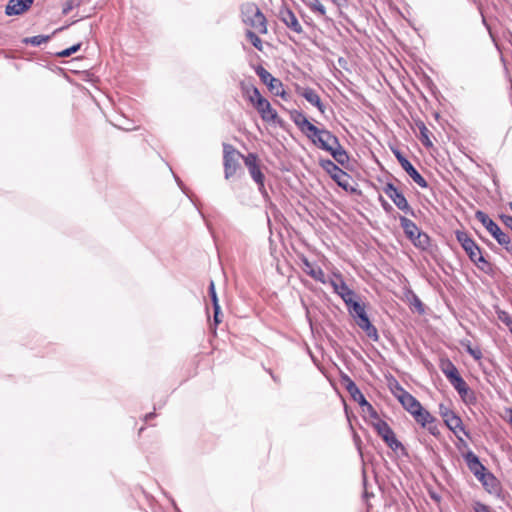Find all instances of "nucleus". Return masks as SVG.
I'll use <instances>...</instances> for the list:
<instances>
[{
    "label": "nucleus",
    "mask_w": 512,
    "mask_h": 512,
    "mask_svg": "<svg viewBox=\"0 0 512 512\" xmlns=\"http://www.w3.org/2000/svg\"><path fill=\"white\" fill-rule=\"evenodd\" d=\"M465 460L469 470L474 474L476 478L487 470L486 467L480 462L479 458L473 452H468L465 455Z\"/></svg>",
    "instance_id": "4be33fe9"
},
{
    "label": "nucleus",
    "mask_w": 512,
    "mask_h": 512,
    "mask_svg": "<svg viewBox=\"0 0 512 512\" xmlns=\"http://www.w3.org/2000/svg\"><path fill=\"white\" fill-rule=\"evenodd\" d=\"M223 151L225 178L229 179L236 173L239 165L238 160L242 155L230 144H224Z\"/></svg>",
    "instance_id": "9d476101"
},
{
    "label": "nucleus",
    "mask_w": 512,
    "mask_h": 512,
    "mask_svg": "<svg viewBox=\"0 0 512 512\" xmlns=\"http://www.w3.org/2000/svg\"><path fill=\"white\" fill-rule=\"evenodd\" d=\"M498 319L503 322L512 333V316L505 312V311H498L497 312Z\"/></svg>",
    "instance_id": "f704fd0d"
},
{
    "label": "nucleus",
    "mask_w": 512,
    "mask_h": 512,
    "mask_svg": "<svg viewBox=\"0 0 512 512\" xmlns=\"http://www.w3.org/2000/svg\"><path fill=\"white\" fill-rule=\"evenodd\" d=\"M406 216L407 215L399 216V221H400L401 227L404 231V234L408 235L412 232L420 231V229L417 227V225L413 221L408 219Z\"/></svg>",
    "instance_id": "c85d7f7f"
},
{
    "label": "nucleus",
    "mask_w": 512,
    "mask_h": 512,
    "mask_svg": "<svg viewBox=\"0 0 512 512\" xmlns=\"http://www.w3.org/2000/svg\"><path fill=\"white\" fill-rule=\"evenodd\" d=\"M346 306L348 308L350 315L353 318H355L357 325L363 330H365L369 337H376L377 331L375 327L370 323L366 315L364 306L359 301H357L356 298L353 300L352 303H350V305Z\"/></svg>",
    "instance_id": "423d86ee"
},
{
    "label": "nucleus",
    "mask_w": 512,
    "mask_h": 512,
    "mask_svg": "<svg viewBox=\"0 0 512 512\" xmlns=\"http://www.w3.org/2000/svg\"><path fill=\"white\" fill-rule=\"evenodd\" d=\"M26 2H28V3H33V0H26Z\"/></svg>",
    "instance_id": "3c124183"
},
{
    "label": "nucleus",
    "mask_w": 512,
    "mask_h": 512,
    "mask_svg": "<svg viewBox=\"0 0 512 512\" xmlns=\"http://www.w3.org/2000/svg\"><path fill=\"white\" fill-rule=\"evenodd\" d=\"M456 238L469 259L482 271L488 272L491 269L490 263L484 258L480 247L464 231H456Z\"/></svg>",
    "instance_id": "7ed1b4c3"
},
{
    "label": "nucleus",
    "mask_w": 512,
    "mask_h": 512,
    "mask_svg": "<svg viewBox=\"0 0 512 512\" xmlns=\"http://www.w3.org/2000/svg\"><path fill=\"white\" fill-rule=\"evenodd\" d=\"M241 17L242 21L257 33H267V19L255 3H244L241 6Z\"/></svg>",
    "instance_id": "20e7f679"
},
{
    "label": "nucleus",
    "mask_w": 512,
    "mask_h": 512,
    "mask_svg": "<svg viewBox=\"0 0 512 512\" xmlns=\"http://www.w3.org/2000/svg\"><path fill=\"white\" fill-rule=\"evenodd\" d=\"M308 7L311 11L319 13L321 16H325L326 9L319 0H314L308 3Z\"/></svg>",
    "instance_id": "72a5a7b5"
},
{
    "label": "nucleus",
    "mask_w": 512,
    "mask_h": 512,
    "mask_svg": "<svg viewBox=\"0 0 512 512\" xmlns=\"http://www.w3.org/2000/svg\"><path fill=\"white\" fill-rule=\"evenodd\" d=\"M476 219L482 223V225L488 230V232L497 240V242L504 246L507 250H510L508 245L510 244V237L504 233L500 227L484 212L477 211Z\"/></svg>",
    "instance_id": "0eeeda50"
},
{
    "label": "nucleus",
    "mask_w": 512,
    "mask_h": 512,
    "mask_svg": "<svg viewBox=\"0 0 512 512\" xmlns=\"http://www.w3.org/2000/svg\"><path fill=\"white\" fill-rule=\"evenodd\" d=\"M81 47V44H75L73 46H71L70 48H67L61 52L58 53V56L60 57H69L71 56L73 53L77 52Z\"/></svg>",
    "instance_id": "58836bf2"
},
{
    "label": "nucleus",
    "mask_w": 512,
    "mask_h": 512,
    "mask_svg": "<svg viewBox=\"0 0 512 512\" xmlns=\"http://www.w3.org/2000/svg\"><path fill=\"white\" fill-rule=\"evenodd\" d=\"M394 155L399 161L401 167L406 171V173L413 179L415 183H417L421 188H426L428 186L427 181L421 176V174L413 167V165L409 162V160L397 149L392 148Z\"/></svg>",
    "instance_id": "ddd939ff"
},
{
    "label": "nucleus",
    "mask_w": 512,
    "mask_h": 512,
    "mask_svg": "<svg viewBox=\"0 0 512 512\" xmlns=\"http://www.w3.org/2000/svg\"><path fill=\"white\" fill-rule=\"evenodd\" d=\"M256 110L260 114L261 118L267 122H275L277 119V112L272 108L270 102L264 99H258V103L255 106Z\"/></svg>",
    "instance_id": "f3484780"
},
{
    "label": "nucleus",
    "mask_w": 512,
    "mask_h": 512,
    "mask_svg": "<svg viewBox=\"0 0 512 512\" xmlns=\"http://www.w3.org/2000/svg\"><path fill=\"white\" fill-rule=\"evenodd\" d=\"M460 344L476 361H480L482 359L483 353L479 346H473L469 340H461Z\"/></svg>",
    "instance_id": "cd10ccee"
},
{
    "label": "nucleus",
    "mask_w": 512,
    "mask_h": 512,
    "mask_svg": "<svg viewBox=\"0 0 512 512\" xmlns=\"http://www.w3.org/2000/svg\"><path fill=\"white\" fill-rule=\"evenodd\" d=\"M153 416H154V414H153V413H149V414H147V415L145 416V420L147 421V420L151 419Z\"/></svg>",
    "instance_id": "de8ad7c7"
},
{
    "label": "nucleus",
    "mask_w": 512,
    "mask_h": 512,
    "mask_svg": "<svg viewBox=\"0 0 512 512\" xmlns=\"http://www.w3.org/2000/svg\"><path fill=\"white\" fill-rule=\"evenodd\" d=\"M386 445L396 458L408 457L405 445L398 439L394 431L386 425Z\"/></svg>",
    "instance_id": "4468645a"
},
{
    "label": "nucleus",
    "mask_w": 512,
    "mask_h": 512,
    "mask_svg": "<svg viewBox=\"0 0 512 512\" xmlns=\"http://www.w3.org/2000/svg\"><path fill=\"white\" fill-rule=\"evenodd\" d=\"M209 296L211 298V301H212L213 305H219L217 293H216V290H215V284H214L213 281H211L210 284H209Z\"/></svg>",
    "instance_id": "ea45409f"
},
{
    "label": "nucleus",
    "mask_w": 512,
    "mask_h": 512,
    "mask_svg": "<svg viewBox=\"0 0 512 512\" xmlns=\"http://www.w3.org/2000/svg\"><path fill=\"white\" fill-rule=\"evenodd\" d=\"M379 201L381 202L382 206L384 207V198L381 195L379 196Z\"/></svg>",
    "instance_id": "09e8293b"
},
{
    "label": "nucleus",
    "mask_w": 512,
    "mask_h": 512,
    "mask_svg": "<svg viewBox=\"0 0 512 512\" xmlns=\"http://www.w3.org/2000/svg\"><path fill=\"white\" fill-rule=\"evenodd\" d=\"M246 37L248 38V40L251 42V44L257 50L262 51V49H263L262 40L259 38V36L255 32H253L251 30H247Z\"/></svg>",
    "instance_id": "473e14b6"
},
{
    "label": "nucleus",
    "mask_w": 512,
    "mask_h": 512,
    "mask_svg": "<svg viewBox=\"0 0 512 512\" xmlns=\"http://www.w3.org/2000/svg\"><path fill=\"white\" fill-rule=\"evenodd\" d=\"M459 441L464 442L463 436L469 437V433L465 430L463 424L459 428L451 429Z\"/></svg>",
    "instance_id": "4c0bfd02"
},
{
    "label": "nucleus",
    "mask_w": 512,
    "mask_h": 512,
    "mask_svg": "<svg viewBox=\"0 0 512 512\" xmlns=\"http://www.w3.org/2000/svg\"><path fill=\"white\" fill-rule=\"evenodd\" d=\"M320 165L340 187L345 190L350 188V176L339 168L332 160L323 159L320 161Z\"/></svg>",
    "instance_id": "1a4fd4ad"
},
{
    "label": "nucleus",
    "mask_w": 512,
    "mask_h": 512,
    "mask_svg": "<svg viewBox=\"0 0 512 512\" xmlns=\"http://www.w3.org/2000/svg\"><path fill=\"white\" fill-rule=\"evenodd\" d=\"M411 242L412 244L420 249V250H423V251H427V250H430L431 247H432V241H431V238L429 237V235L423 231H417V232H412L408 235H405Z\"/></svg>",
    "instance_id": "dca6fc26"
},
{
    "label": "nucleus",
    "mask_w": 512,
    "mask_h": 512,
    "mask_svg": "<svg viewBox=\"0 0 512 512\" xmlns=\"http://www.w3.org/2000/svg\"><path fill=\"white\" fill-rule=\"evenodd\" d=\"M391 209H392L391 207H389V209L386 207V208H385V211H389V210H391Z\"/></svg>",
    "instance_id": "603ef678"
},
{
    "label": "nucleus",
    "mask_w": 512,
    "mask_h": 512,
    "mask_svg": "<svg viewBox=\"0 0 512 512\" xmlns=\"http://www.w3.org/2000/svg\"><path fill=\"white\" fill-rule=\"evenodd\" d=\"M502 222L512 230V216L510 215H502L500 216Z\"/></svg>",
    "instance_id": "37998d69"
},
{
    "label": "nucleus",
    "mask_w": 512,
    "mask_h": 512,
    "mask_svg": "<svg viewBox=\"0 0 512 512\" xmlns=\"http://www.w3.org/2000/svg\"><path fill=\"white\" fill-rule=\"evenodd\" d=\"M440 367L455 390H457L462 398H465L470 389L465 380L459 374L457 367L448 359L442 360Z\"/></svg>",
    "instance_id": "39448f33"
},
{
    "label": "nucleus",
    "mask_w": 512,
    "mask_h": 512,
    "mask_svg": "<svg viewBox=\"0 0 512 512\" xmlns=\"http://www.w3.org/2000/svg\"><path fill=\"white\" fill-rule=\"evenodd\" d=\"M477 479L489 493H496L500 489V483L498 479L488 470L480 474Z\"/></svg>",
    "instance_id": "aec40b11"
},
{
    "label": "nucleus",
    "mask_w": 512,
    "mask_h": 512,
    "mask_svg": "<svg viewBox=\"0 0 512 512\" xmlns=\"http://www.w3.org/2000/svg\"><path fill=\"white\" fill-rule=\"evenodd\" d=\"M475 512H492L491 508L483 503L476 502L474 505Z\"/></svg>",
    "instance_id": "a19ab883"
},
{
    "label": "nucleus",
    "mask_w": 512,
    "mask_h": 512,
    "mask_svg": "<svg viewBox=\"0 0 512 512\" xmlns=\"http://www.w3.org/2000/svg\"><path fill=\"white\" fill-rule=\"evenodd\" d=\"M80 0H67L63 5L62 13L67 15L71 10H73L76 6H78Z\"/></svg>",
    "instance_id": "e433bc0d"
},
{
    "label": "nucleus",
    "mask_w": 512,
    "mask_h": 512,
    "mask_svg": "<svg viewBox=\"0 0 512 512\" xmlns=\"http://www.w3.org/2000/svg\"><path fill=\"white\" fill-rule=\"evenodd\" d=\"M342 382L351 398L360 405L364 420L384 439V422L378 412L366 400L357 385L349 377H343Z\"/></svg>",
    "instance_id": "f03ea898"
},
{
    "label": "nucleus",
    "mask_w": 512,
    "mask_h": 512,
    "mask_svg": "<svg viewBox=\"0 0 512 512\" xmlns=\"http://www.w3.org/2000/svg\"><path fill=\"white\" fill-rule=\"evenodd\" d=\"M367 512H371V505L369 503L367 504Z\"/></svg>",
    "instance_id": "8fccbe9b"
},
{
    "label": "nucleus",
    "mask_w": 512,
    "mask_h": 512,
    "mask_svg": "<svg viewBox=\"0 0 512 512\" xmlns=\"http://www.w3.org/2000/svg\"><path fill=\"white\" fill-rule=\"evenodd\" d=\"M301 96H303L311 105L317 107V109L321 113H324L325 107H324L318 93L314 89H312V88L303 89V91L301 92Z\"/></svg>",
    "instance_id": "b1692460"
},
{
    "label": "nucleus",
    "mask_w": 512,
    "mask_h": 512,
    "mask_svg": "<svg viewBox=\"0 0 512 512\" xmlns=\"http://www.w3.org/2000/svg\"><path fill=\"white\" fill-rule=\"evenodd\" d=\"M32 3L26 2V0H10L6 6V14L19 15L29 9Z\"/></svg>",
    "instance_id": "5701e85b"
},
{
    "label": "nucleus",
    "mask_w": 512,
    "mask_h": 512,
    "mask_svg": "<svg viewBox=\"0 0 512 512\" xmlns=\"http://www.w3.org/2000/svg\"><path fill=\"white\" fill-rule=\"evenodd\" d=\"M389 386L392 394L401 403L402 407L421 427L428 429L434 436L439 434L436 418L413 395L400 387L394 379L389 381Z\"/></svg>",
    "instance_id": "f257e3e1"
},
{
    "label": "nucleus",
    "mask_w": 512,
    "mask_h": 512,
    "mask_svg": "<svg viewBox=\"0 0 512 512\" xmlns=\"http://www.w3.org/2000/svg\"><path fill=\"white\" fill-rule=\"evenodd\" d=\"M386 195L392 200L395 206L404 213V215L414 216V210L408 203L402 191L398 190L392 184H386Z\"/></svg>",
    "instance_id": "9b49d317"
},
{
    "label": "nucleus",
    "mask_w": 512,
    "mask_h": 512,
    "mask_svg": "<svg viewBox=\"0 0 512 512\" xmlns=\"http://www.w3.org/2000/svg\"><path fill=\"white\" fill-rule=\"evenodd\" d=\"M331 156L334 158L336 162H338L341 165H344L348 162L349 157L347 152L342 148L340 143L338 144V147H335L331 152Z\"/></svg>",
    "instance_id": "c756f323"
},
{
    "label": "nucleus",
    "mask_w": 512,
    "mask_h": 512,
    "mask_svg": "<svg viewBox=\"0 0 512 512\" xmlns=\"http://www.w3.org/2000/svg\"><path fill=\"white\" fill-rule=\"evenodd\" d=\"M336 5L342 6L346 3V0H332Z\"/></svg>",
    "instance_id": "a18cd8bd"
},
{
    "label": "nucleus",
    "mask_w": 512,
    "mask_h": 512,
    "mask_svg": "<svg viewBox=\"0 0 512 512\" xmlns=\"http://www.w3.org/2000/svg\"><path fill=\"white\" fill-rule=\"evenodd\" d=\"M292 119L294 121V123L296 124V126L303 132L306 134V136L308 137L309 136V133L311 132H315V128L316 126L313 125L308 119L307 117L301 113V112H298V111H294L293 114H292Z\"/></svg>",
    "instance_id": "412c9836"
},
{
    "label": "nucleus",
    "mask_w": 512,
    "mask_h": 512,
    "mask_svg": "<svg viewBox=\"0 0 512 512\" xmlns=\"http://www.w3.org/2000/svg\"><path fill=\"white\" fill-rule=\"evenodd\" d=\"M304 265H305V272L311 276L313 279L321 282V283H326V279H325V273L324 271L318 267V266H314L312 265L308 260H304Z\"/></svg>",
    "instance_id": "a878e982"
},
{
    "label": "nucleus",
    "mask_w": 512,
    "mask_h": 512,
    "mask_svg": "<svg viewBox=\"0 0 512 512\" xmlns=\"http://www.w3.org/2000/svg\"><path fill=\"white\" fill-rule=\"evenodd\" d=\"M416 125H417V128L420 133L419 139H420L421 143L426 147H432L433 143L430 138L432 135L431 131L427 128V126L422 121L417 122Z\"/></svg>",
    "instance_id": "bb28decb"
},
{
    "label": "nucleus",
    "mask_w": 512,
    "mask_h": 512,
    "mask_svg": "<svg viewBox=\"0 0 512 512\" xmlns=\"http://www.w3.org/2000/svg\"><path fill=\"white\" fill-rule=\"evenodd\" d=\"M213 309H214V322H215V324H219L221 322V318H220L221 308H220V305H213Z\"/></svg>",
    "instance_id": "79ce46f5"
},
{
    "label": "nucleus",
    "mask_w": 512,
    "mask_h": 512,
    "mask_svg": "<svg viewBox=\"0 0 512 512\" xmlns=\"http://www.w3.org/2000/svg\"><path fill=\"white\" fill-rule=\"evenodd\" d=\"M249 173L252 179L258 184L259 190L264 192V175L261 172L260 167H252V169L249 170Z\"/></svg>",
    "instance_id": "7c9ffc66"
},
{
    "label": "nucleus",
    "mask_w": 512,
    "mask_h": 512,
    "mask_svg": "<svg viewBox=\"0 0 512 512\" xmlns=\"http://www.w3.org/2000/svg\"><path fill=\"white\" fill-rule=\"evenodd\" d=\"M510 209H511V211H512V202H510Z\"/></svg>",
    "instance_id": "864d4df0"
},
{
    "label": "nucleus",
    "mask_w": 512,
    "mask_h": 512,
    "mask_svg": "<svg viewBox=\"0 0 512 512\" xmlns=\"http://www.w3.org/2000/svg\"><path fill=\"white\" fill-rule=\"evenodd\" d=\"M308 138L318 148L331 152L335 147H338L339 140L330 131L325 129L315 128V132L309 133Z\"/></svg>",
    "instance_id": "6e6552de"
},
{
    "label": "nucleus",
    "mask_w": 512,
    "mask_h": 512,
    "mask_svg": "<svg viewBox=\"0 0 512 512\" xmlns=\"http://www.w3.org/2000/svg\"><path fill=\"white\" fill-rule=\"evenodd\" d=\"M369 496H370V494H369V492H368L367 488L365 487V489H364V498H365L366 500H368Z\"/></svg>",
    "instance_id": "49530a36"
},
{
    "label": "nucleus",
    "mask_w": 512,
    "mask_h": 512,
    "mask_svg": "<svg viewBox=\"0 0 512 512\" xmlns=\"http://www.w3.org/2000/svg\"><path fill=\"white\" fill-rule=\"evenodd\" d=\"M243 95L248 98V100L253 104L255 107L258 103V99H264L262 95L260 94L259 90L250 84H241Z\"/></svg>",
    "instance_id": "393cba45"
},
{
    "label": "nucleus",
    "mask_w": 512,
    "mask_h": 512,
    "mask_svg": "<svg viewBox=\"0 0 512 512\" xmlns=\"http://www.w3.org/2000/svg\"><path fill=\"white\" fill-rule=\"evenodd\" d=\"M49 40V36L45 35H37L32 37H27L23 40L25 44H31L32 46H40L43 43H46Z\"/></svg>",
    "instance_id": "2f4dec72"
},
{
    "label": "nucleus",
    "mask_w": 512,
    "mask_h": 512,
    "mask_svg": "<svg viewBox=\"0 0 512 512\" xmlns=\"http://www.w3.org/2000/svg\"><path fill=\"white\" fill-rule=\"evenodd\" d=\"M439 412L444 423L450 430L459 428V426L463 424L462 419L443 404L439 406Z\"/></svg>",
    "instance_id": "6ab92c4d"
},
{
    "label": "nucleus",
    "mask_w": 512,
    "mask_h": 512,
    "mask_svg": "<svg viewBox=\"0 0 512 512\" xmlns=\"http://www.w3.org/2000/svg\"><path fill=\"white\" fill-rule=\"evenodd\" d=\"M281 21L293 32L302 33L303 28L296 18V15L288 8L280 10Z\"/></svg>",
    "instance_id": "a211bd4d"
},
{
    "label": "nucleus",
    "mask_w": 512,
    "mask_h": 512,
    "mask_svg": "<svg viewBox=\"0 0 512 512\" xmlns=\"http://www.w3.org/2000/svg\"><path fill=\"white\" fill-rule=\"evenodd\" d=\"M244 163H245L246 167L248 168V170L252 169V167L259 166L258 163H257V156L255 154H253V153H249L244 158Z\"/></svg>",
    "instance_id": "c9c22d12"
},
{
    "label": "nucleus",
    "mask_w": 512,
    "mask_h": 512,
    "mask_svg": "<svg viewBox=\"0 0 512 512\" xmlns=\"http://www.w3.org/2000/svg\"><path fill=\"white\" fill-rule=\"evenodd\" d=\"M256 74L259 76L260 80L267 85L268 89L277 96L285 97L286 92L284 90L282 82L273 77L264 67L258 66L256 69Z\"/></svg>",
    "instance_id": "f8f14e48"
},
{
    "label": "nucleus",
    "mask_w": 512,
    "mask_h": 512,
    "mask_svg": "<svg viewBox=\"0 0 512 512\" xmlns=\"http://www.w3.org/2000/svg\"><path fill=\"white\" fill-rule=\"evenodd\" d=\"M331 285L334 292L342 298L346 305H350V303H352L356 298L355 292L347 286L341 277L337 280H332Z\"/></svg>",
    "instance_id": "2eb2a0df"
},
{
    "label": "nucleus",
    "mask_w": 512,
    "mask_h": 512,
    "mask_svg": "<svg viewBox=\"0 0 512 512\" xmlns=\"http://www.w3.org/2000/svg\"><path fill=\"white\" fill-rule=\"evenodd\" d=\"M413 305L417 308L419 312H424L423 304L419 299H415Z\"/></svg>",
    "instance_id": "c03bdc74"
}]
</instances>
